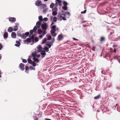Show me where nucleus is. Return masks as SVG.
<instances>
[{
	"label": "nucleus",
	"mask_w": 120,
	"mask_h": 120,
	"mask_svg": "<svg viewBox=\"0 0 120 120\" xmlns=\"http://www.w3.org/2000/svg\"><path fill=\"white\" fill-rule=\"evenodd\" d=\"M48 24L46 22H44L42 24L41 28L43 31L46 32V30L48 29Z\"/></svg>",
	"instance_id": "f257e3e1"
},
{
	"label": "nucleus",
	"mask_w": 120,
	"mask_h": 120,
	"mask_svg": "<svg viewBox=\"0 0 120 120\" xmlns=\"http://www.w3.org/2000/svg\"><path fill=\"white\" fill-rule=\"evenodd\" d=\"M57 10L58 9L56 7H55L54 8L52 9V15H53L55 16L57 15Z\"/></svg>",
	"instance_id": "f03ea898"
},
{
	"label": "nucleus",
	"mask_w": 120,
	"mask_h": 120,
	"mask_svg": "<svg viewBox=\"0 0 120 120\" xmlns=\"http://www.w3.org/2000/svg\"><path fill=\"white\" fill-rule=\"evenodd\" d=\"M55 7H57L58 5L60 6L62 5V1L61 0H56L55 1Z\"/></svg>",
	"instance_id": "7ed1b4c3"
},
{
	"label": "nucleus",
	"mask_w": 120,
	"mask_h": 120,
	"mask_svg": "<svg viewBox=\"0 0 120 120\" xmlns=\"http://www.w3.org/2000/svg\"><path fill=\"white\" fill-rule=\"evenodd\" d=\"M112 52L110 51L107 52H106L105 56L104 57L106 58V57H109V58H111L112 56Z\"/></svg>",
	"instance_id": "20e7f679"
},
{
	"label": "nucleus",
	"mask_w": 120,
	"mask_h": 120,
	"mask_svg": "<svg viewBox=\"0 0 120 120\" xmlns=\"http://www.w3.org/2000/svg\"><path fill=\"white\" fill-rule=\"evenodd\" d=\"M57 88L56 87H51L50 88V92L51 93H54L56 92H58Z\"/></svg>",
	"instance_id": "39448f33"
},
{
	"label": "nucleus",
	"mask_w": 120,
	"mask_h": 120,
	"mask_svg": "<svg viewBox=\"0 0 120 120\" xmlns=\"http://www.w3.org/2000/svg\"><path fill=\"white\" fill-rule=\"evenodd\" d=\"M38 34H40L41 33H42L43 35H45L47 33L46 32H45L41 30V29H38L37 31Z\"/></svg>",
	"instance_id": "423d86ee"
},
{
	"label": "nucleus",
	"mask_w": 120,
	"mask_h": 120,
	"mask_svg": "<svg viewBox=\"0 0 120 120\" xmlns=\"http://www.w3.org/2000/svg\"><path fill=\"white\" fill-rule=\"evenodd\" d=\"M42 4V2L41 0H38L35 2V4L36 6L39 7Z\"/></svg>",
	"instance_id": "0eeeda50"
},
{
	"label": "nucleus",
	"mask_w": 120,
	"mask_h": 120,
	"mask_svg": "<svg viewBox=\"0 0 120 120\" xmlns=\"http://www.w3.org/2000/svg\"><path fill=\"white\" fill-rule=\"evenodd\" d=\"M40 52V54L41 55V58H43L45 57L46 54L45 51L44 50H42Z\"/></svg>",
	"instance_id": "6e6552de"
},
{
	"label": "nucleus",
	"mask_w": 120,
	"mask_h": 120,
	"mask_svg": "<svg viewBox=\"0 0 120 120\" xmlns=\"http://www.w3.org/2000/svg\"><path fill=\"white\" fill-rule=\"evenodd\" d=\"M45 44L49 48H50L51 46L53 45L52 42L50 41H47L45 42Z\"/></svg>",
	"instance_id": "1a4fd4ad"
},
{
	"label": "nucleus",
	"mask_w": 120,
	"mask_h": 120,
	"mask_svg": "<svg viewBox=\"0 0 120 120\" xmlns=\"http://www.w3.org/2000/svg\"><path fill=\"white\" fill-rule=\"evenodd\" d=\"M40 7L39 8L38 10L39 11V9L40 10H43L45 8L47 7L46 5L45 4H41V5L40 6Z\"/></svg>",
	"instance_id": "9d476101"
},
{
	"label": "nucleus",
	"mask_w": 120,
	"mask_h": 120,
	"mask_svg": "<svg viewBox=\"0 0 120 120\" xmlns=\"http://www.w3.org/2000/svg\"><path fill=\"white\" fill-rule=\"evenodd\" d=\"M29 34V33L28 32H26L25 33L23 34L22 35L21 38L23 39H25L26 37L28 36Z\"/></svg>",
	"instance_id": "9b49d317"
},
{
	"label": "nucleus",
	"mask_w": 120,
	"mask_h": 120,
	"mask_svg": "<svg viewBox=\"0 0 120 120\" xmlns=\"http://www.w3.org/2000/svg\"><path fill=\"white\" fill-rule=\"evenodd\" d=\"M64 36L62 34H59L57 38V40L59 41H61L64 38Z\"/></svg>",
	"instance_id": "f8f14e48"
},
{
	"label": "nucleus",
	"mask_w": 120,
	"mask_h": 120,
	"mask_svg": "<svg viewBox=\"0 0 120 120\" xmlns=\"http://www.w3.org/2000/svg\"><path fill=\"white\" fill-rule=\"evenodd\" d=\"M8 19L9 21L11 23H14L16 21V19L15 17H10L8 18Z\"/></svg>",
	"instance_id": "ddd939ff"
},
{
	"label": "nucleus",
	"mask_w": 120,
	"mask_h": 120,
	"mask_svg": "<svg viewBox=\"0 0 120 120\" xmlns=\"http://www.w3.org/2000/svg\"><path fill=\"white\" fill-rule=\"evenodd\" d=\"M37 48L38 49V51L37 52H40L42 50V47L40 45H38L37 46Z\"/></svg>",
	"instance_id": "4468645a"
},
{
	"label": "nucleus",
	"mask_w": 120,
	"mask_h": 120,
	"mask_svg": "<svg viewBox=\"0 0 120 120\" xmlns=\"http://www.w3.org/2000/svg\"><path fill=\"white\" fill-rule=\"evenodd\" d=\"M42 25L41 22L40 21H38L36 23V26L38 28H39L40 26H41Z\"/></svg>",
	"instance_id": "2eb2a0df"
},
{
	"label": "nucleus",
	"mask_w": 120,
	"mask_h": 120,
	"mask_svg": "<svg viewBox=\"0 0 120 120\" xmlns=\"http://www.w3.org/2000/svg\"><path fill=\"white\" fill-rule=\"evenodd\" d=\"M57 20H58L61 21L62 20V19L63 16L60 15V14L59 13L57 15Z\"/></svg>",
	"instance_id": "dca6fc26"
},
{
	"label": "nucleus",
	"mask_w": 120,
	"mask_h": 120,
	"mask_svg": "<svg viewBox=\"0 0 120 120\" xmlns=\"http://www.w3.org/2000/svg\"><path fill=\"white\" fill-rule=\"evenodd\" d=\"M31 41V40L30 39V38H28L26 40H24V42H26L27 44H28L29 43H30Z\"/></svg>",
	"instance_id": "f3484780"
},
{
	"label": "nucleus",
	"mask_w": 120,
	"mask_h": 120,
	"mask_svg": "<svg viewBox=\"0 0 120 120\" xmlns=\"http://www.w3.org/2000/svg\"><path fill=\"white\" fill-rule=\"evenodd\" d=\"M24 64L22 63H20L19 65V67L22 71H23L24 70Z\"/></svg>",
	"instance_id": "a211bd4d"
},
{
	"label": "nucleus",
	"mask_w": 120,
	"mask_h": 120,
	"mask_svg": "<svg viewBox=\"0 0 120 120\" xmlns=\"http://www.w3.org/2000/svg\"><path fill=\"white\" fill-rule=\"evenodd\" d=\"M114 58L115 59H116L120 64V57L118 56H113Z\"/></svg>",
	"instance_id": "6ab92c4d"
},
{
	"label": "nucleus",
	"mask_w": 120,
	"mask_h": 120,
	"mask_svg": "<svg viewBox=\"0 0 120 120\" xmlns=\"http://www.w3.org/2000/svg\"><path fill=\"white\" fill-rule=\"evenodd\" d=\"M11 38H15L16 37V34L14 32H13L11 34Z\"/></svg>",
	"instance_id": "aec40b11"
},
{
	"label": "nucleus",
	"mask_w": 120,
	"mask_h": 120,
	"mask_svg": "<svg viewBox=\"0 0 120 120\" xmlns=\"http://www.w3.org/2000/svg\"><path fill=\"white\" fill-rule=\"evenodd\" d=\"M109 32H110V33L109 35V36L111 35L112 34L114 33V30H111V29H108L107 30Z\"/></svg>",
	"instance_id": "412c9836"
},
{
	"label": "nucleus",
	"mask_w": 120,
	"mask_h": 120,
	"mask_svg": "<svg viewBox=\"0 0 120 120\" xmlns=\"http://www.w3.org/2000/svg\"><path fill=\"white\" fill-rule=\"evenodd\" d=\"M49 48L47 47L46 46H44V48H43V49L46 52H49Z\"/></svg>",
	"instance_id": "4be33fe9"
},
{
	"label": "nucleus",
	"mask_w": 120,
	"mask_h": 120,
	"mask_svg": "<svg viewBox=\"0 0 120 120\" xmlns=\"http://www.w3.org/2000/svg\"><path fill=\"white\" fill-rule=\"evenodd\" d=\"M38 53L37 51H35L34 52H33L32 54V56L33 57L35 58L37 56V53Z\"/></svg>",
	"instance_id": "5701e85b"
},
{
	"label": "nucleus",
	"mask_w": 120,
	"mask_h": 120,
	"mask_svg": "<svg viewBox=\"0 0 120 120\" xmlns=\"http://www.w3.org/2000/svg\"><path fill=\"white\" fill-rule=\"evenodd\" d=\"M25 72L27 74L29 73V68L27 66H26L25 67Z\"/></svg>",
	"instance_id": "b1692460"
},
{
	"label": "nucleus",
	"mask_w": 120,
	"mask_h": 120,
	"mask_svg": "<svg viewBox=\"0 0 120 120\" xmlns=\"http://www.w3.org/2000/svg\"><path fill=\"white\" fill-rule=\"evenodd\" d=\"M16 44H15V45L16 47H19L21 45V43L20 42L18 41H16Z\"/></svg>",
	"instance_id": "393cba45"
},
{
	"label": "nucleus",
	"mask_w": 120,
	"mask_h": 120,
	"mask_svg": "<svg viewBox=\"0 0 120 120\" xmlns=\"http://www.w3.org/2000/svg\"><path fill=\"white\" fill-rule=\"evenodd\" d=\"M4 38V39L7 38L8 37V34L7 32H5L3 35Z\"/></svg>",
	"instance_id": "a878e982"
},
{
	"label": "nucleus",
	"mask_w": 120,
	"mask_h": 120,
	"mask_svg": "<svg viewBox=\"0 0 120 120\" xmlns=\"http://www.w3.org/2000/svg\"><path fill=\"white\" fill-rule=\"evenodd\" d=\"M62 15L64 16H65V15H68V16H70V13L68 12H65V14L63 13L62 14Z\"/></svg>",
	"instance_id": "bb28decb"
},
{
	"label": "nucleus",
	"mask_w": 120,
	"mask_h": 120,
	"mask_svg": "<svg viewBox=\"0 0 120 120\" xmlns=\"http://www.w3.org/2000/svg\"><path fill=\"white\" fill-rule=\"evenodd\" d=\"M33 59L34 60V61L37 63H38L39 62V60L37 58H36V57L35 58L33 57Z\"/></svg>",
	"instance_id": "cd10ccee"
},
{
	"label": "nucleus",
	"mask_w": 120,
	"mask_h": 120,
	"mask_svg": "<svg viewBox=\"0 0 120 120\" xmlns=\"http://www.w3.org/2000/svg\"><path fill=\"white\" fill-rule=\"evenodd\" d=\"M13 30V29L11 27H9L8 30V31L10 33L12 32Z\"/></svg>",
	"instance_id": "c85d7f7f"
},
{
	"label": "nucleus",
	"mask_w": 120,
	"mask_h": 120,
	"mask_svg": "<svg viewBox=\"0 0 120 120\" xmlns=\"http://www.w3.org/2000/svg\"><path fill=\"white\" fill-rule=\"evenodd\" d=\"M38 19L39 21H40V22H41L43 21V19L42 17L41 16H40L38 17Z\"/></svg>",
	"instance_id": "c756f323"
},
{
	"label": "nucleus",
	"mask_w": 120,
	"mask_h": 120,
	"mask_svg": "<svg viewBox=\"0 0 120 120\" xmlns=\"http://www.w3.org/2000/svg\"><path fill=\"white\" fill-rule=\"evenodd\" d=\"M14 29H13V30L14 31H17L19 29L18 26H13Z\"/></svg>",
	"instance_id": "7c9ffc66"
},
{
	"label": "nucleus",
	"mask_w": 120,
	"mask_h": 120,
	"mask_svg": "<svg viewBox=\"0 0 120 120\" xmlns=\"http://www.w3.org/2000/svg\"><path fill=\"white\" fill-rule=\"evenodd\" d=\"M42 112H39L38 114H36V115H38V117L40 118L42 116Z\"/></svg>",
	"instance_id": "2f4dec72"
},
{
	"label": "nucleus",
	"mask_w": 120,
	"mask_h": 120,
	"mask_svg": "<svg viewBox=\"0 0 120 120\" xmlns=\"http://www.w3.org/2000/svg\"><path fill=\"white\" fill-rule=\"evenodd\" d=\"M38 28V27H36V26H35L34 27L33 29V30L34 31V32L35 33H36L37 32V30Z\"/></svg>",
	"instance_id": "473e14b6"
},
{
	"label": "nucleus",
	"mask_w": 120,
	"mask_h": 120,
	"mask_svg": "<svg viewBox=\"0 0 120 120\" xmlns=\"http://www.w3.org/2000/svg\"><path fill=\"white\" fill-rule=\"evenodd\" d=\"M56 25H52L51 27V29L52 30H56Z\"/></svg>",
	"instance_id": "72a5a7b5"
},
{
	"label": "nucleus",
	"mask_w": 120,
	"mask_h": 120,
	"mask_svg": "<svg viewBox=\"0 0 120 120\" xmlns=\"http://www.w3.org/2000/svg\"><path fill=\"white\" fill-rule=\"evenodd\" d=\"M46 36H47V40H49L52 39L51 36L50 35H47Z\"/></svg>",
	"instance_id": "f704fd0d"
},
{
	"label": "nucleus",
	"mask_w": 120,
	"mask_h": 120,
	"mask_svg": "<svg viewBox=\"0 0 120 120\" xmlns=\"http://www.w3.org/2000/svg\"><path fill=\"white\" fill-rule=\"evenodd\" d=\"M36 114L34 115L33 116V118L34 120H38V118L36 116Z\"/></svg>",
	"instance_id": "c9c22d12"
},
{
	"label": "nucleus",
	"mask_w": 120,
	"mask_h": 120,
	"mask_svg": "<svg viewBox=\"0 0 120 120\" xmlns=\"http://www.w3.org/2000/svg\"><path fill=\"white\" fill-rule=\"evenodd\" d=\"M29 69H30V70H35V68L34 67H33L31 66L29 67Z\"/></svg>",
	"instance_id": "e433bc0d"
},
{
	"label": "nucleus",
	"mask_w": 120,
	"mask_h": 120,
	"mask_svg": "<svg viewBox=\"0 0 120 120\" xmlns=\"http://www.w3.org/2000/svg\"><path fill=\"white\" fill-rule=\"evenodd\" d=\"M101 95L99 94L98 96H95L94 98V99H99L100 98Z\"/></svg>",
	"instance_id": "4c0bfd02"
},
{
	"label": "nucleus",
	"mask_w": 120,
	"mask_h": 120,
	"mask_svg": "<svg viewBox=\"0 0 120 120\" xmlns=\"http://www.w3.org/2000/svg\"><path fill=\"white\" fill-rule=\"evenodd\" d=\"M28 62V63L31 64L32 63V60H31L30 59V58H28L27 59Z\"/></svg>",
	"instance_id": "58836bf2"
},
{
	"label": "nucleus",
	"mask_w": 120,
	"mask_h": 120,
	"mask_svg": "<svg viewBox=\"0 0 120 120\" xmlns=\"http://www.w3.org/2000/svg\"><path fill=\"white\" fill-rule=\"evenodd\" d=\"M47 41V39L46 38H45L42 41V44H43L44 43H45L46 42V41Z\"/></svg>",
	"instance_id": "ea45409f"
},
{
	"label": "nucleus",
	"mask_w": 120,
	"mask_h": 120,
	"mask_svg": "<svg viewBox=\"0 0 120 120\" xmlns=\"http://www.w3.org/2000/svg\"><path fill=\"white\" fill-rule=\"evenodd\" d=\"M54 5H55L54 3H52L50 5V7L51 8L53 9Z\"/></svg>",
	"instance_id": "a19ab883"
},
{
	"label": "nucleus",
	"mask_w": 120,
	"mask_h": 120,
	"mask_svg": "<svg viewBox=\"0 0 120 120\" xmlns=\"http://www.w3.org/2000/svg\"><path fill=\"white\" fill-rule=\"evenodd\" d=\"M63 4L64 5V6H67L68 3L66 1H63Z\"/></svg>",
	"instance_id": "79ce46f5"
},
{
	"label": "nucleus",
	"mask_w": 120,
	"mask_h": 120,
	"mask_svg": "<svg viewBox=\"0 0 120 120\" xmlns=\"http://www.w3.org/2000/svg\"><path fill=\"white\" fill-rule=\"evenodd\" d=\"M113 1H114L115 2H113L114 3L116 4L118 3H120V0H112Z\"/></svg>",
	"instance_id": "37998d69"
},
{
	"label": "nucleus",
	"mask_w": 120,
	"mask_h": 120,
	"mask_svg": "<svg viewBox=\"0 0 120 120\" xmlns=\"http://www.w3.org/2000/svg\"><path fill=\"white\" fill-rule=\"evenodd\" d=\"M62 8L65 10H68V7L67 6H63Z\"/></svg>",
	"instance_id": "c03bdc74"
},
{
	"label": "nucleus",
	"mask_w": 120,
	"mask_h": 120,
	"mask_svg": "<svg viewBox=\"0 0 120 120\" xmlns=\"http://www.w3.org/2000/svg\"><path fill=\"white\" fill-rule=\"evenodd\" d=\"M48 8H46L45 9L43 10V13H45L48 10Z\"/></svg>",
	"instance_id": "a18cd8bd"
},
{
	"label": "nucleus",
	"mask_w": 120,
	"mask_h": 120,
	"mask_svg": "<svg viewBox=\"0 0 120 120\" xmlns=\"http://www.w3.org/2000/svg\"><path fill=\"white\" fill-rule=\"evenodd\" d=\"M57 20V18L56 17L54 16L53 18V21L54 22H56Z\"/></svg>",
	"instance_id": "49530a36"
},
{
	"label": "nucleus",
	"mask_w": 120,
	"mask_h": 120,
	"mask_svg": "<svg viewBox=\"0 0 120 120\" xmlns=\"http://www.w3.org/2000/svg\"><path fill=\"white\" fill-rule=\"evenodd\" d=\"M32 64H31V65H32V66L34 67H35L36 66V63L34 61H33L32 62Z\"/></svg>",
	"instance_id": "de8ad7c7"
},
{
	"label": "nucleus",
	"mask_w": 120,
	"mask_h": 120,
	"mask_svg": "<svg viewBox=\"0 0 120 120\" xmlns=\"http://www.w3.org/2000/svg\"><path fill=\"white\" fill-rule=\"evenodd\" d=\"M17 35L19 37H22V35L21 34L19 31L18 32V33H17Z\"/></svg>",
	"instance_id": "09e8293b"
},
{
	"label": "nucleus",
	"mask_w": 120,
	"mask_h": 120,
	"mask_svg": "<svg viewBox=\"0 0 120 120\" xmlns=\"http://www.w3.org/2000/svg\"><path fill=\"white\" fill-rule=\"evenodd\" d=\"M34 41L36 42H37L38 41V37H36L34 38Z\"/></svg>",
	"instance_id": "8fccbe9b"
},
{
	"label": "nucleus",
	"mask_w": 120,
	"mask_h": 120,
	"mask_svg": "<svg viewBox=\"0 0 120 120\" xmlns=\"http://www.w3.org/2000/svg\"><path fill=\"white\" fill-rule=\"evenodd\" d=\"M48 20V18L47 17H45L43 18V21L46 22Z\"/></svg>",
	"instance_id": "3c124183"
},
{
	"label": "nucleus",
	"mask_w": 120,
	"mask_h": 120,
	"mask_svg": "<svg viewBox=\"0 0 120 120\" xmlns=\"http://www.w3.org/2000/svg\"><path fill=\"white\" fill-rule=\"evenodd\" d=\"M22 62L24 63H26L27 62V61L26 59H23L22 60Z\"/></svg>",
	"instance_id": "603ef678"
},
{
	"label": "nucleus",
	"mask_w": 120,
	"mask_h": 120,
	"mask_svg": "<svg viewBox=\"0 0 120 120\" xmlns=\"http://www.w3.org/2000/svg\"><path fill=\"white\" fill-rule=\"evenodd\" d=\"M51 34L52 36L54 37L56 36V34L55 33H52Z\"/></svg>",
	"instance_id": "864d4df0"
},
{
	"label": "nucleus",
	"mask_w": 120,
	"mask_h": 120,
	"mask_svg": "<svg viewBox=\"0 0 120 120\" xmlns=\"http://www.w3.org/2000/svg\"><path fill=\"white\" fill-rule=\"evenodd\" d=\"M116 89L117 90H119L120 89V85L119 86H116Z\"/></svg>",
	"instance_id": "5fc2aeb1"
},
{
	"label": "nucleus",
	"mask_w": 120,
	"mask_h": 120,
	"mask_svg": "<svg viewBox=\"0 0 120 120\" xmlns=\"http://www.w3.org/2000/svg\"><path fill=\"white\" fill-rule=\"evenodd\" d=\"M33 32H34V31L33 30H30V33L31 35L33 34Z\"/></svg>",
	"instance_id": "6e6d98bb"
},
{
	"label": "nucleus",
	"mask_w": 120,
	"mask_h": 120,
	"mask_svg": "<svg viewBox=\"0 0 120 120\" xmlns=\"http://www.w3.org/2000/svg\"><path fill=\"white\" fill-rule=\"evenodd\" d=\"M105 39V38L104 37H102L101 38V42L103 41Z\"/></svg>",
	"instance_id": "4d7b16f0"
},
{
	"label": "nucleus",
	"mask_w": 120,
	"mask_h": 120,
	"mask_svg": "<svg viewBox=\"0 0 120 120\" xmlns=\"http://www.w3.org/2000/svg\"><path fill=\"white\" fill-rule=\"evenodd\" d=\"M3 48V46L2 44L1 43H0V50H1Z\"/></svg>",
	"instance_id": "13d9d810"
},
{
	"label": "nucleus",
	"mask_w": 120,
	"mask_h": 120,
	"mask_svg": "<svg viewBox=\"0 0 120 120\" xmlns=\"http://www.w3.org/2000/svg\"><path fill=\"white\" fill-rule=\"evenodd\" d=\"M31 40H32V44L31 43L30 44V45H32L34 43V39H31Z\"/></svg>",
	"instance_id": "bf43d9fd"
},
{
	"label": "nucleus",
	"mask_w": 120,
	"mask_h": 120,
	"mask_svg": "<svg viewBox=\"0 0 120 120\" xmlns=\"http://www.w3.org/2000/svg\"><path fill=\"white\" fill-rule=\"evenodd\" d=\"M56 30H51L50 31L51 33V34L52 33H54L55 32H56Z\"/></svg>",
	"instance_id": "052dcab7"
},
{
	"label": "nucleus",
	"mask_w": 120,
	"mask_h": 120,
	"mask_svg": "<svg viewBox=\"0 0 120 120\" xmlns=\"http://www.w3.org/2000/svg\"><path fill=\"white\" fill-rule=\"evenodd\" d=\"M86 10H85L83 11H82L81 12V14H84L86 12Z\"/></svg>",
	"instance_id": "680f3d73"
},
{
	"label": "nucleus",
	"mask_w": 120,
	"mask_h": 120,
	"mask_svg": "<svg viewBox=\"0 0 120 120\" xmlns=\"http://www.w3.org/2000/svg\"><path fill=\"white\" fill-rule=\"evenodd\" d=\"M32 35V36H31V37H30V39L31 40V39H33L34 38V37H35V36H34V35Z\"/></svg>",
	"instance_id": "e2e57ef3"
},
{
	"label": "nucleus",
	"mask_w": 120,
	"mask_h": 120,
	"mask_svg": "<svg viewBox=\"0 0 120 120\" xmlns=\"http://www.w3.org/2000/svg\"><path fill=\"white\" fill-rule=\"evenodd\" d=\"M63 19L64 20H67L66 18L64 17H63L62 19V20Z\"/></svg>",
	"instance_id": "0e129e2a"
},
{
	"label": "nucleus",
	"mask_w": 120,
	"mask_h": 120,
	"mask_svg": "<svg viewBox=\"0 0 120 120\" xmlns=\"http://www.w3.org/2000/svg\"><path fill=\"white\" fill-rule=\"evenodd\" d=\"M55 41V39L54 38H52V42L53 43V42H54Z\"/></svg>",
	"instance_id": "69168bd1"
},
{
	"label": "nucleus",
	"mask_w": 120,
	"mask_h": 120,
	"mask_svg": "<svg viewBox=\"0 0 120 120\" xmlns=\"http://www.w3.org/2000/svg\"><path fill=\"white\" fill-rule=\"evenodd\" d=\"M105 71L103 70H102L101 71V73L102 74H105Z\"/></svg>",
	"instance_id": "338daca9"
},
{
	"label": "nucleus",
	"mask_w": 120,
	"mask_h": 120,
	"mask_svg": "<svg viewBox=\"0 0 120 120\" xmlns=\"http://www.w3.org/2000/svg\"><path fill=\"white\" fill-rule=\"evenodd\" d=\"M15 26H19V23H15Z\"/></svg>",
	"instance_id": "774afa93"
}]
</instances>
